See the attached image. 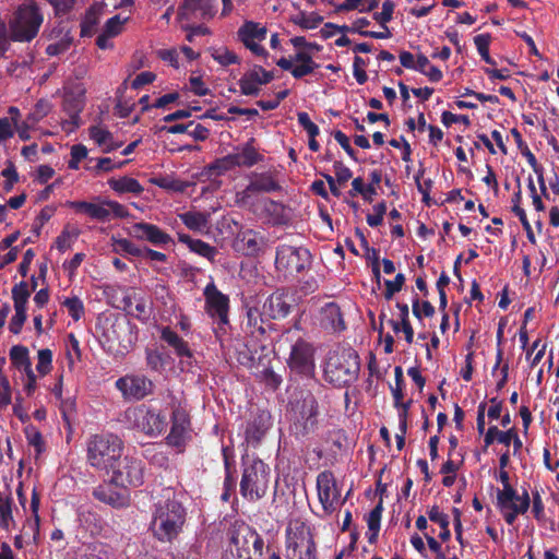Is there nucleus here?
<instances>
[{
  "instance_id": "obj_1",
  "label": "nucleus",
  "mask_w": 559,
  "mask_h": 559,
  "mask_svg": "<svg viewBox=\"0 0 559 559\" xmlns=\"http://www.w3.org/2000/svg\"><path fill=\"white\" fill-rule=\"evenodd\" d=\"M171 491L167 490V497L154 506L151 521V531L160 542H170L178 536L186 522V510L175 498H170Z\"/></svg>"
},
{
  "instance_id": "obj_2",
  "label": "nucleus",
  "mask_w": 559,
  "mask_h": 559,
  "mask_svg": "<svg viewBox=\"0 0 559 559\" xmlns=\"http://www.w3.org/2000/svg\"><path fill=\"white\" fill-rule=\"evenodd\" d=\"M44 23V13L34 0H24L13 11L9 20L13 41L29 43L39 33Z\"/></svg>"
},
{
  "instance_id": "obj_3",
  "label": "nucleus",
  "mask_w": 559,
  "mask_h": 559,
  "mask_svg": "<svg viewBox=\"0 0 559 559\" xmlns=\"http://www.w3.org/2000/svg\"><path fill=\"white\" fill-rule=\"evenodd\" d=\"M122 450L123 443L118 436L95 435L87 442V461L93 467L109 473L121 459Z\"/></svg>"
},
{
  "instance_id": "obj_4",
  "label": "nucleus",
  "mask_w": 559,
  "mask_h": 559,
  "mask_svg": "<svg viewBox=\"0 0 559 559\" xmlns=\"http://www.w3.org/2000/svg\"><path fill=\"white\" fill-rule=\"evenodd\" d=\"M360 364L357 353L353 349L333 352L329 355L324 377L330 383L342 386L354 382L359 373Z\"/></svg>"
},
{
  "instance_id": "obj_5",
  "label": "nucleus",
  "mask_w": 559,
  "mask_h": 559,
  "mask_svg": "<svg viewBox=\"0 0 559 559\" xmlns=\"http://www.w3.org/2000/svg\"><path fill=\"white\" fill-rule=\"evenodd\" d=\"M271 468L260 459H245L240 493L250 501L261 499L267 491Z\"/></svg>"
},
{
  "instance_id": "obj_6",
  "label": "nucleus",
  "mask_w": 559,
  "mask_h": 559,
  "mask_svg": "<svg viewBox=\"0 0 559 559\" xmlns=\"http://www.w3.org/2000/svg\"><path fill=\"white\" fill-rule=\"evenodd\" d=\"M286 559H316V544L310 531L304 522L292 521L286 530Z\"/></svg>"
},
{
  "instance_id": "obj_7",
  "label": "nucleus",
  "mask_w": 559,
  "mask_h": 559,
  "mask_svg": "<svg viewBox=\"0 0 559 559\" xmlns=\"http://www.w3.org/2000/svg\"><path fill=\"white\" fill-rule=\"evenodd\" d=\"M126 417L133 428L148 437L162 435L167 426L166 415L159 409L146 405L129 408L126 412Z\"/></svg>"
},
{
  "instance_id": "obj_8",
  "label": "nucleus",
  "mask_w": 559,
  "mask_h": 559,
  "mask_svg": "<svg viewBox=\"0 0 559 559\" xmlns=\"http://www.w3.org/2000/svg\"><path fill=\"white\" fill-rule=\"evenodd\" d=\"M67 205L76 213L87 215L92 219L107 222L111 218H123L129 215L128 210L117 201L97 198L93 202L69 201Z\"/></svg>"
},
{
  "instance_id": "obj_9",
  "label": "nucleus",
  "mask_w": 559,
  "mask_h": 559,
  "mask_svg": "<svg viewBox=\"0 0 559 559\" xmlns=\"http://www.w3.org/2000/svg\"><path fill=\"white\" fill-rule=\"evenodd\" d=\"M85 87L82 83H74L64 87L62 109L68 118L62 120L64 132L71 133L81 124L80 114L85 106Z\"/></svg>"
},
{
  "instance_id": "obj_10",
  "label": "nucleus",
  "mask_w": 559,
  "mask_h": 559,
  "mask_svg": "<svg viewBox=\"0 0 559 559\" xmlns=\"http://www.w3.org/2000/svg\"><path fill=\"white\" fill-rule=\"evenodd\" d=\"M311 254L301 246L281 245L276 251L275 265L278 271L294 274L310 265Z\"/></svg>"
},
{
  "instance_id": "obj_11",
  "label": "nucleus",
  "mask_w": 559,
  "mask_h": 559,
  "mask_svg": "<svg viewBox=\"0 0 559 559\" xmlns=\"http://www.w3.org/2000/svg\"><path fill=\"white\" fill-rule=\"evenodd\" d=\"M111 481L116 487L128 489L143 484V464L140 460L124 456L120 459L114 468H110Z\"/></svg>"
},
{
  "instance_id": "obj_12",
  "label": "nucleus",
  "mask_w": 559,
  "mask_h": 559,
  "mask_svg": "<svg viewBox=\"0 0 559 559\" xmlns=\"http://www.w3.org/2000/svg\"><path fill=\"white\" fill-rule=\"evenodd\" d=\"M530 496L526 491L519 495L514 488L497 491V507L508 524H513L520 514L530 507Z\"/></svg>"
},
{
  "instance_id": "obj_13",
  "label": "nucleus",
  "mask_w": 559,
  "mask_h": 559,
  "mask_svg": "<svg viewBox=\"0 0 559 559\" xmlns=\"http://www.w3.org/2000/svg\"><path fill=\"white\" fill-rule=\"evenodd\" d=\"M317 491L325 515L332 514L345 501V499L341 497V489L338 488L334 475L329 471H324L318 475Z\"/></svg>"
},
{
  "instance_id": "obj_14",
  "label": "nucleus",
  "mask_w": 559,
  "mask_h": 559,
  "mask_svg": "<svg viewBox=\"0 0 559 559\" xmlns=\"http://www.w3.org/2000/svg\"><path fill=\"white\" fill-rule=\"evenodd\" d=\"M314 347L311 343L299 338L290 348L287 365L289 369L298 374L311 377L314 373Z\"/></svg>"
},
{
  "instance_id": "obj_15",
  "label": "nucleus",
  "mask_w": 559,
  "mask_h": 559,
  "mask_svg": "<svg viewBox=\"0 0 559 559\" xmlns=\"http://www.w3.org/2000/svg\"><path fill=\"white\" fill-rule=\"evenodd\" d=\"M205 300V311L215 321L222 325L228 323L229 298L216 287L213 280L203 290Z\"/></svg>"
},
{
  "instance_id": "obj_16",
  "label": "nucleus",
  "mask_w": 559,
  "mask_h": 559,
  "mask_svg": "<svg viewBox=\"0 0 559 559\" xmlns=\"http://www.w3.org/2000/svg\"><path fill=\"white\" fill-rule=\"evenodd\" d=\"M215 0H185L178 12V20L183 27L199 20H209L214 16Z\"/></svg>"
},
{
  "instance_id": "obj_17",
  "label": "nucleus",
  "mask_w": 559,
  "mask_h": 559,
  "mask_svg": "<svg viewBox=\"0 0 559 559\" xmlns=\"http://www.w3.org/2000/svg\"><path fill=\"white\" fill-rule=\"evenodd\" d=\"M267 29L264 25L252 21L246 22L238 29V37L241 43L248 48L253 55L265 59L269 53L266 49L261 45L265 40Z\"/></svg>"
},
{
  "instance_id": "obj_18",
  "label": "nucleus",
  "mask_w": 559,
  "mask_h": 559,
  "mask_svg": "<svg viewBox=\"0 0 559 559\" xmlns=\"http://www.w3.org/2000/svg\"><path fill=\"white\" fill-rule=\"evenodd\" d=\"M127 233L129 236L138 240L147 241L156 247H167L170 243H174L169 234L164 231L157 225L151 223H134L128 228Z\"/></svg>"
},
{
  "instance_id": "obj_19",
  "label": "nucleus",
  "mask_w": 559,
  "mask_h": 559,
  "mask_svg": "<svg viewBox=\"0 0 559 559\" xmlns=\"http://www.w3.org/2000/svg\"><path fill=\"white\" fill-rule=\"evenodd\" d=\"M191 438L192 429L187 412L182 408H176L173 412L170 432L167 436L168 444L181 451Z\"/></svg>"
},
{
  "instance_id": "obj_20",
  "label": "nucleus",
  "mask_w": 559,
  "mask_h": 559,
  "mask_svg": "<svg viewBox=\"0 0 559 559\" xmlns=\"http://www.w3.org/2000/svg\"><path fill=\"white\" fill-rule=\"evenodd\" d=\"M116 388L126 399L141 400L152 392L153 383L144 376L131 374L118 379Z\"/></svg>"
},
{
  "instance_id": "obj_21",
  "label": "nucleus",
  "mask_w": 559,
  "mask_h": 559,
  "mask_svg": "<svg viewBox=\"0 0 559 559\" xmlns=\"http://www.w3.org/2000/svg\"><path fill=\"white\" fill-rule=\"evenodd\" d=\"M273 80V74L262 67H254L242 75L239 80V87L242 95L254 96L260 92V87Z\"/></svg>"
},
{
  "instance_id": "obj_22",
  "label": "nucleus",
  "mask_w": 559,
  "mask_h": 559,
  "mask_svg": "<svg viewBox=\"0 0 559 559\" xmlns=\"http://www.w3.org/2000/svg\"><path fill=\"white\" fill-rule=\"evenodd\" d=\"M271 427V416L267 412L262 411L250 419L243 430L245 442L248 445L257 447L265 432Z\"/></svg>"
},
{
  "instance_id": "obj_23",
  "label": "nucleus",
  "mask_w": 559,
  "mask_h": 559,
  "mask_svg": "<svg viewBox=\"0 0 559 559\" xmlns=\"http://www.w3.org/2000/svg\"><path fill=\"white\" fill-rule=\"evenodd\" d=\"M128 20H129V16H123L121 14H117V15L110 17L106 22L102 33L98 35V37L96 39V45L98 46V48H100V49L114 48L112 38L122 33L123 26Z\"/></svg>"
},
{
  "instance_id": "obj_24",
  "label": "nucleus",
  "mask_w": 559,
  "mask_h": 559,
  "mask_svg": "<svg viewBox=\"0 0 559 559\" xmlns=\"http://www.w3.org/2000/svg\"><path fill=\"white\" fill-rule=\"evenodd\" d=\"M120 489L115 488V484L112 481L110 484H105L98 486L94 490V496L99 501H103L114 508H122L128 506L129 503V495L127 489L119 487Z\"/></svg>"
},
{
  "instance_id": "obj_25",
  "label": "nucleus",
  "mask_w": 559,
  "mask_h": 559,
  "mask_svg": "<svg viewBox=\"0 0 559 559\" xmlns=\"http://www.w3.org/2000/svg\"><path fill=\"white\" fill-rule=\"evenodd\" d=\"M319 320L324 330L340 332L345 329L343 314L335 302H328L321 308Z\"/></svg>"
},
{
  "instance_id": "obj_26",
  "label": "nucleus",
  "mask_w": 559,
  "mask_h": 559,
  "mask_svg": "<svg viewBox=\"0 0 559 559\" xmlns=\"http://www.w3.org/2000/svg\"><path fill=\"white\" fill-rule=\"evenodd\" d=\"M90 138L102 148L104 153H110L119 148L122 143L114 139L112 133L103 126H92L88 129Z\"/></svg>"
},
{
  "instance_id": "obj_27",
  "label": "nucleus",
  "mask_w": 559,
  "mask_h": 559,
  "mask_svg": "<svg viewBox=\"0 0 559 559\" xmlns=\"http://www.w3.org/2000/svg\"><path fill=\"white\" fill-rule=\"evenodd\" d=\"M316 50H297L293 56L294 64L296 68L293 71V76L295 79H301L306 75L311 74L317 68L318 64L313 61V53Z\"/></svg>"
},
{
  "instance_id": "obj_28",
  "label": "nucleus",
  "mask_w": 559,
  "mask_h": 559,
  "mask_svg": "<svg viewBox=\"0 0 559 559\" xmlns=\"http://www.w3.org/2000/svg\"><path fill=\"white\" fill-rule=\"evenodd\" d=\"M160 337L165 341L170 347L174 348L176 355L180 359H192V352L189 348L186 341H183L175 331L169 328H163L160 331Z\"/></svg>"
},
{
  "instance_id": "obj_29",
  "label": "nucleus",
  "mask_w": 559,
  "mask_h": 559,
  "mask_svg": "<svg viewBox=\"0 0 559 559\" xmlns=\"http://www.w3.org/2000/svg\"><path fill=\"white\" fill-rule=\"evenodd\" d=\"M261 238L252 229L240 230L235 240V248L245 254H254L260 250Z\"/></svg>"
},
{
  "instance_id": "obj_30",
  "label": "nucleus",
  "mask_w": 559,
  "mask_h": 559,
  "mask_svg": "<svg viewBox=\"0 0 559 559\" xmlns=\"http://www.w3.org/2000/svg\"><path fill=\"white\" fill-rule=\"evenodd\" d=\"M107 183L109 188L118 194L131 193L133 195H140L144 191L142 185L136 179L129 176L112 177L108 179Z\"/></svg>"
},
{
  "instance_id": "obj_31",
  "label": "nucleus",
  "mask_w": 559,
  "mask_h": 559,
  "mask_svg": "<svg viewBox=\"0 0 559 559\" xmlns=\"http://www.w3.org/2000/svg\"><path fill=\"white\" fill-rule=\"evenodd\" d=\"M263 311L273 319L284 318L289 312V305L283 294H272L263 305Z\"/></svg>"
},
{
  "instance_id": "obj_32",
  "label": "nucleus",
  "mask_w": 559,
  "mask_h": 559,
  "mask_svg": "<svg viewBox=\"0 0 559 559\" xmlns=\"http://www.w3.org/2000/svg\"><path fill=\"white\" fill-rule=\"evenodd\" d=\"M9 358L12 364V366L21 371V372H28L33 370L32 368V360L29 357V350L24 345H14L10 348L9 352Z\"/></svg>"
},
{
  "instance_id": "obj_33",
  "label": "nucleus",
  "mask_w": 559,
  "mask_h": 559,
  "mask_svg": "<svg viewBox=\"0 0 559 559\" xmlns=\"http://www.w3.org/2000/svg\"><path fill=\"white\" fill-rule=\"evenodd\" d=\"M178 240L187 245L192 252L203 258H206L210 261H213L215 259V255L217 253L216 249L206 243L205 241L200 239H192L189 235L186 234H179Z\"/></svg>"
},
{
  "instance_id": "obj_34",
  "label": "nucleus",
  "mask_w": 559,
  "mask_h": 559,
  "mask_svg": "<svg viewBox=\"0 0 559 559\" xmlns=\"http://www.w3.org/2000/svg\"><path fill=\"white\" fill-rule=\"evenodd\" d=\"M181 222L193 231H201L206 228L209 214L195 211H189L178 215Z\"/></svg>"
},
{
  "instance_id": "obj_35",
  "label": "nucleus",
  "mask_w": 559,
  "mask_h": 559,
  "mask_svg": "<svg viewBox=\"0 0 559 559\" xmlns=\"http://www.w3.org/2000/svg\"><path fill=\"white\" fill-rule=\"evenodd\" d=\"M233 157L234 164L239 167H251L254 164H257L261 158L260 154L250 143H247L238 152L234 153Z\"/></svg>"
},
{
  "instance_id": "obj_36",
  "label": "nucleus",
  "mask_w": 559,
  "mask_h": 559,
  "mask_svg": "<svg viewBox=\"0 0 559 559\" xmlns=\"http://www.w3.org/2000/svg\"><path fill=\"white\" fill-rule=\"evenodd\" d=\"M103 11L104 4L102 3H95L90 8L82 22V35L91 36L93 34L95 26L99 23Z\"/></svg>"
},
{
  "instance_id": "obj_37",
  "label": "nucleus",
  "mask_w": 559,
  "mask_h": 559,
  "mask_svg": "<svg viewBox=\"0 0 559 559\" xmlns=\"http://www.w3.org/2000/svg\"><path fill=\"white\" fill-rule=\"evenodd\" d=\"M416 71L426 75L431 82H439L443 78L442 71L439 68L431 64L429 59L421 53L417 55Z\"/></svg>"
},
{
  "instance_id": "obj_38",
  "label": "nucleus",
  "mask_w": 559,
  "mask_h": 559,
  "mask_svg": "<svg viewBox=\"0 0 559 559\" xmlns=\"http://www.w3.org/2000/svg\"><path fill=\"white\" fill-rule=\"evenodd\" d=\"M251 190H254L255 193L259 192H272L280 189L277 182L270 175H259L254 176L251 181Z\"/></svg>"
},
{
  "instance_id": "obj_39",
  "label": "nucleus",
  "mask_w": 559,
  "mask_h": 559,
  "mask_svg": "<svg viewBox=\"0 0 559 559\" xmlns=\"http://www.w3.org/2000/svg\"><path fill=\"white\" fill-rule=\"evenodd\" d=\"M211 56L217 63L224 67L237 64L240 61L239 57L225 46L213 48Z\"/></svg>"
},
{
  "instance_id": "obj_40",
  "label": "nucleus",
  "mask_w": 559,
  "mask_h": 559,
  "mask_svg": "<svg viewBox=\"0 0 559 559\" xmlns=\"http://www.w3.org/2000/svg\"><path fill=\"white\" fill-rule=\"evenodd\" d=\"M382 503H379L373 510L369 512L367 515V525H368V539L372 542L377 538L380 525H381V515H382Z\"/></svg>"
},
{
  "instance_id": "obj_41",
  "label": "nucleus",
  "mask_w": 559,
  "mask_h": 559,
  "mask_svg": "<svg viewBox=\"0 0 559 559\" xmlns=\"http://www.w3.org/2000/svg\"><path fill=\"white\" fill-rule=\"evenodd\" d=\"M322 16L314 12H300L293 17V22L304 29H314L322 23Z\"/></svg>"
},
{
  "instance_id": "obj_42",
  "label": "nucleus",
  "mask_w": 559,
  "mask_h": 559,
  "mask_svg": "<svg viewBox=\"0 0 559 559\" xmlns=\"http://www.w3.org/2000/svg\"><path fill=\"white\" fill-rule=\"evenodd\" d=\"M78 237H79L78 229L66 227L61 231V234L57 237V239L55 241V247L60 252H66L73 246V243L78 239Z\"/></svg>"
},
{
  "instance_id": "obj_43",
  "label": "nucleus",
  "mask_w": 559,
  "mask_h": 559,
  "mask_svg": "<svg viewBox=\"0 0 559 559\" xmlns=\"http://www.w3.org/2000/svg\"><path fill=\"white\" fill-rule=\"evenodd\" d=\"M31 296V290L27 283L21 282L12 288V298L14 308L27 309V301Z\"/></svg>"
},
{
  "instance_id": "obj_44",
  "label": "nucleus",
  "mask_w": 559,
  "mask_h": 559,
  "mask_svg": "<svg viewBox=\"0 0 559 559\" xmlns=\"http://www.w3.org/2000/svg\"><path fill=\"white\" fill-rule=\"evenodd\" d=\"M61 305L74 321H79L84 314L83 301L78 296L67 297Z\"/></svg>"
},
{
  "instance_id": "obj_45",
  "label": "nucleus",
  "mask_w": 559,
  "mask_h": 559,
  "mask_svg": "<svg viewBox=\"0 0 559 559\" xmlns=\"http://www.w3.org/2000/svg\"><path fill=\"white\" fill-rule=\"evenodd\" d=\"M52 369V352L48 348L39 349L37 353L36 371L39 376L48 374Z\"/></svg>"
},
{
  "instance_id": "obj_46",
  "label": "nucleus",
  "mask_w": 559,
  "mask_h": 559,
  "mask_svg": "<svg viewBox=\"0 0 559 559\" xmlns=\"http://www.w3.org/2000/svg\"><path fill=\"white\" fill-rule=\"evenodd\" d=\"M318 415V405L312 396H308L304 400L301 416L305 418L306 428L313 427L316 417Z\"/></svg>"
},
{
  "instance_id": "obj_47",
  "label": "nucleus",
  "mask_w": 559,
  "mask_h": 559,
  "mask_svg": "<svg viewBox=\"0 0 559 559\" xmlns=\"http://www.w3.org/2000/svg\"><path fill=\"white\" fill-rule=\"evenodd\" d=\"M13 525L12 502L10 499H0V526L5 531H11Z\"/></svg>"
},
{
  "instance_id": "obj_48",
  "label": "nucleus",
  "mask_w": 559,
  "mask_h": 559,
  "mask_svg": "<svg viewBox=\"0 0 559 559\" xmlns=\"http://www.w3.org/2000/svg\"><path fill=\"white\" fill-rule=\"evenodd\" d=\"M151 182L167 191L182 192L186 189V183L168 176L152 178Z\"/></svg>"
},
{
  "instance_id": "obj_49",
  "label": "nucleus",
  "mask_w": 559,
  "mask_h": 559,
  "mask_svg": "<svg viewBox=\"0 0 559 559\" xmlns=\"http://www.w3.org/2000/svg\"><path fill=\"white\" fill-rule=\"evenodd\" d=\"M52 109V105L46 99H39L31 112L27 115V118L31 122L38 123L41 119L47 117Z\"/></svg>"
},
{
  "instance_id": "obj_50",
  "label": "nucleus",
  "mask_w": 559,
  "mask_h": 559,
  "mask_svg": "<svg viewBox=\"0 0 559 559\" xmlns=\"http://www.w3.org/2000/svg\"><path fill=\"white\" fill-rule=\"evenodd\" d=\"M114 251L117 253L124 252L133 257H140L142 250L132 241L126 238H112Z\"/></svg>"
},
{
  "instance_id": "obj_51",
  "label": "nucleus",
  "mask_w": 559,
  "mask_h": 559,
  "mask_svg": "<svg viewBox=\"0 0 559 559\" xmlns=\"http://www.w3.org/2000/svg\"><path fill=\"white\" fill-rule=\"evenodd\" d=\"M24 432L28 444L34 447L37 453H41L45 449V442L39 430L34 426H27Z\"/></svg>"
},
{
  "instance_id": "obj_52",
  "label": "nucleus",
  "mask_w": 559,
  "mask_h": 559,
  "mask_svg": "<svg viewBox=\"0 0 559 559\" xmlns=\"http://www.w3.org/2000/svg\"><path fill=\"white\" fill-rule=\"evenodd\" d=\"M474 44L484 61L489 64H493L495 62L489 56L490 36L487 34H479L474 37Z\"/></svg>"
},
{
  "instance_id": "obj_53",
  "label": "nucleus",
  "mask_w": 559,
  "mask_h": 559,
  "mask_svg": "<svg viewBox=\"0 0 559 559\" xmlns=\"http://www.w3.org/2000/svg\"><path fill=\"white\" fill-rule=\"evenodd\" d=\"M255 191L251 190V183H249L243 190L236 192L235 202L237 205L242 207H252L254 205L253 197Z\"/></svg>"
},
{
  "instance_id": "obj_54",
  "label": "nucleus",
  "mask_w": 559,
  "mask_h": 559,
  "mask_svg": "<svg viewBox=\"0 0 559 559\" xmlns=\"http://www.w3.org/2000/svg\"><path fill=\"white\" fill-rule=\"evenodd\" d=\"M405 283V276L402 273L396 274L395 278L393 281L386 280L384 282L385 285V292L384 297L385 299L390 300L395 293L400 292Z\"/></svg>"
},
{
  "instance_id": "obj_55",
  "label": "nucleus",
  "mask_w": 559,
  "mask_h": 559,
  "mask_svg": "<svg viewBox=\"0 0 559 559\" xmlns=\"http://www.w3.org/2000/svg\"><path fill=\"white\" fill-rule=\"evenodd\" d=\"M26 310L27 309L14 308L15 313L9 323V330L13 334H19L21 332L22 326L27 318Z\"/></svg>"
},
{
  "instance_id": "obj_56",
  "label": "nucleus",
  "mask_w": 559,
  "mask_h": 559,
  "mask_svg": "<svg viewBox=\"0 0 559 559\" xmlns=\"http://www.w3.org/2000/svg\"><path fill=\"white\" fill-rule=\"evenodd\" d=\"M2 177L5 178V181L3 183V189L5 192H9L12 190L13 186L19 180V175L16 173V169L12 163H9V165L1 171Z\"/></svg>"
},
{
  "instance_id": "obj_57",
  "label": "nucleus",
  "mask_w": 559,
  "mask_h": 559,
  "mask_svg": "<svg viewBox=\"0 0 559 559\" xmlns=\"http://www.w3.org/2000/svg\"><path fill=\"white\" fill-rule=\"evenodd\" d=\"M386 206L384 203H378L373 206L372 213L367 215V223L371 227H377L382 224Z\"/></svg>"
},
{
  "instance_id": "obj_58",
  "label": "nucleus",
  "mask_w": 559,
  "mask_h": 559,
  "mask_svg": "<svg viewBox=\"0 0 559 559\" xmlns=\"http://www.w3.org/2000/svg\"><path fill=\"white\" fill-rule=\"evenodd\" d=\"M298 122L306 130L309 138H316L319 134V128L313 123L307 112H298Z\"/></svg>"
},
{
  "instance_id": "obj_59",
  "label": "nucleus",
  "mask_w": 559,
  "mask_h": 559,
  "mask_svg": "<svg viewBox=\"0 0 559 559\" xmlns=\"http://www.w3.org/2000/svg\"><path fill=\"white\" fill-rule=\"evenodd\" d=\"M394 3L390 0H386L382 3V10L381 12H378L374 14V19L377 22H379L381 25L386 24L392 20L393 12H394Z\"/></svg>"
},
{
  "instance_id": "obj_60",
  "label": "nucleus",
  "mask_w": 559,
  "mask_h": 559,
  "mask_svg": "<svg viewBox=\"0 0 559 559\" xmlns=\"http://www.w3.org/2000/svg\"><path fill=\"white\" fill-rule=\"evenodd\" d=\"M127 164V160L114 163L109 157H102L97 159V164L94 168L96 173L111 171L114 169L122 168Z\"/></svg>"
},
{
  "instance_id": "obj_61",
  "label": "nucleus",
  "mask_w": 559,
  "mask_h": 559,
  "mask_svg": "<svg viewBox=\"0 0 559 559\" xmlns=\"http://www.w3.org/2000/svg\"><path fill=\"white\" fill-rule=\"evenodd\" d=\"M146 362L155 371H160L165 365L163 355L157 350H146Z\"/></svg>"
},
{
  "instance_id": "obj_62",
  "label": "nucleus",
  "mask_w": 559,
  "mask_h": 559,
  "mask_svg": "<svg viewBox=\"0 0 559 559\" xmlns=\"http://www.w3.org/2000/svg\"><path fill=\"white\" fill-rule=\"evenodd\" d=\"M11 41V29L4 21H0V57L9 49Z\"/></svg>"
},
{
  "instance_id": "obj_63",
  "label": "nucleus",
  "mask_w": 559,
  "mask_h": 559,
  "mask_svg": "<svg viewBox=\"0 0 559 559\" xmlns=\"http://www.w3.org/2000/svg\"><path fill=\"white\" fill-rule=\"evenodd\" d=\"M413 313L419 319L421 317H431L435 313V308L429 301L419 302L415 300L413 302Z\"/></svg>"
},
{
  "instance_id": "obj_64",
  "label": "nucleus",
  "mask_w": 559,
  "mask_h": 559,
  "mask_svg": "<svg viewBox=\"0 0 559 559\" xmlns=\"http://www.w3.org/2000/svg\"><path fill=\"white\" fill-rule=\"evenodd\" d=\"M428 519L438 524L439 526L449 525V516L439 509V507H432L427 512Z\"/></svg>"
}]
</instances>
